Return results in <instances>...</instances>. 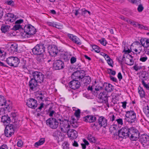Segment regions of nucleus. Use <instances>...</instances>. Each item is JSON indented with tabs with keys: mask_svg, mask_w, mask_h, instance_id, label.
<instances>
[{
	"mask_svg": "<svg viewBox=\"0 0 149 149\" xmlns=\"http://www.w3.org/2000/svg\"><path fill=\"white\" fill-rule=\"evenodd\" d=\"M24 33L22 36L25 38H28L30 35L35 34L36 32V29L34 27L31 25L29 24L25 25L24 27Z\"/></svg>",
	"mask_w": 149,
	"mask_h": 149,
	"instance_id": "obj_1",
	"label": "nucleus"
},
{
	"mask_svg": "<svg viewBox=\"0 0 149 149\" xmlns=\"http://www.w3.org/2000/svg\"><path fill=\"white\" fill-rule=\"evenodd\" d=\"M59 128L61 131L64 133L68 132L70 127L71 122L68 120H61L59 119Z\"/></svg>",
	"mask_w": 149,
	"mask_h": 149,
	"instance_id": "obj_2",
	"label": "nucleus"
},
{
	"mask_svg": "<svg viewBox=\"0 0 149 149\" xmlns=\"http://www.w3.org/2000/svg\"><path fill=\"white\" fill-rule=\"evenodd\" d=\"M125 120L129 123H133L136 120V114L133 110L126 111Z\"/></svg>",
	"mask_w": 149,
	"mask_h": 149,
	"instance_id": "obj_3",
	"label": "nucleus"
},
{
	"mask_svg": "<svg viewBox=\"0 0 149 149\" xmlns=\"http://www.w3.org/2000/svg\"><path fill=\"white\" fill-rule=\"evenodd\" d=\"M130 134L129 137L132 141H136L139 137L140 132L134 127L130 128Z\"/></svg>",
	"mask_w": 149,
	"mask_h": 149,
	"instance_id": "obj_4",
	"label": "nucleus"
},
{
	"mask_svg": "<svg viewBox=\"0 0 149 149\" xmlns=\"http://www.w3.org/2000/svg\"><path fill=\"white\" fill-rule=\"evenodd\" d=\"M130 48L132 51L136 54H139L142 49V45L139 42L137 41L133 42Z\"/></svg>",
	"mask_w": 149,
	"mask_h": 149,
	"instance_id": "obj_5",
	"label": "nucleus"
},
{
	"mask_svg": "<svg viewBox=\"0 0 149 149\" xmlns=\"http://www.w3.org/2000/svg\"><path fill=\"white\" fill-rule=\"evenodd\" d=\"M7 63L10 66L16 67L18 66L19 63V59L16 57L10 56L7 58Z\"/></svg>",
	"mask_w": 149,
	"mask_h": 149,
	"instance_id": "obj_6",
	"label": "nucleus"
},
{
	"mask_svg": "<svg viewBox=\"0 0 149 149\" xmlns=\"http://www.w3.org/2000/svg\"><path fill=\"white\" fill-rule=\"evenodd\" d=\"M130 128L127 126L122 127L118 131V136L122 138H126L129 137L130 134Z\"/></svg>",
	"mask_w": 149,
	"mask_h": 149,
	"instance_id": "obj_7",
	"label": "nucleus"
},
{
	"mask_svg": "<svg viewBox=\"0 0 149 149\" xmlns=\"http://www.w3.org/2000/svg\"><path fill=\"white\" fill-rule=\"evenodd\" d=\"M45 47L44 45L39 44L37 45L32 49V52L35 55H40L45 52Z\"/></svg>",
	"mask_w": 149,
	"mask_h": 149,
	"instance_id": "obj_8",
	"label": "nucleus"
},
{
	"mask_svg": "<svg viewBox=\"0 0 149 149\" xmlns=\"http://www.w3.org/2000/svg\"><path fill=\"white\" fill-rule=\"evenodd\" d=\"M85 75V72L83 70L78 71L74 72L71 76V77L74 80H82Z\"/></svg>",
	"mask_w": 149,
	"mask_h": 149,
	"instance_id": "obj_9",
	"label": "nucleus"
},
{
	"mask_svg": "<svg viewBox=\"0 0 149 149\" xmlns=\"http://www.w3.org/2000/svg\"><path fill=\"white\" fill-rule=\"evenodd\" d=\"M140 141L144 147L146 148L149 146V136L146 134L141 135Z\"/></svg>",
	"mask_w": 149,
	"mask_h": 149,
	"instance_id": "obj_10",
	"label": "nucleus"
},
{
	"mask_svg": "<svg viewBox=\"0 0 149 149\" xmlns=\"http://www.w3.org/2000/svg\"><path fill=\"white\" fill-rule=\"evenodd\" d=\"M33 78L36 81L41 83L43 82L44 79V75L41 72L35 71L32 73Z\"/></svg>",
	"mask_w": 149,
	"mask_h": 149,
	"instance_id": "obj_11",
	"label": "nucleus"
},
{
	"mask_svg": "<svg viewBox=\"0 0 149 149\" xmlns=\"http://www.w3.org/2000/svg\"><path fill=\"white\" fill-rule=\"evenodd\" d=\"M123 60L125 61V63L128 65H132L133 64L134 61L132 57L128 53H126L124 54Z\"/></svg>",
	"mask_w": 149,
	"mask_h": 149,
	"instance_id": "obj_12",
	"label": "nucleus"
},
{
	"mask_svg": "<svg viewBox=\"0 0 149 149\" xmlns=\"http://www.w3.org/2000/svg\"><path fill=\"white\" fill-rule=\"evenodd\" d=\"M47 124L53 129L56 128L58 126L59 122H57L56 120L54 118H50L46 121Z\"/></svg>",
	"mask_w": 149,
	"mask_h": 149,
	"instance_id": "obj_13",
	"label": "nucleus"
},
{
	"mask_svg": "<svg viewBox=\"0 0 149 149\" xmlns=\"http://www.w3.org/2000/svg\"><path fill=\"white\" fill-rule=\"evenodd\" d=\"M68 36L73 42L79 45L81 44L80 40L77 36L70 34H68Z\"/></svg>",
	"mask_w": 149,
	"mask_h": 149,
	"instance_id": "obj_14",
	"label": "nucleus"
},
{
	"mask_svg": "<svg viewBox=\"0 0 149 149\" xmlns=\"http://www.w3.org/2000/svg\"><path fill=\"white\" fill-rule=\"evenodd\" d=\"M24 20L22 19H19L17 20L15 22V25L14 26L13 29L15 30L23 28L24 26Z\"/></svg>",
	"mask_w": 149,
	"mask_h": 149,
	"instance_id": "obj_15",
	"label": "nucleus"
},
{
	"mask_svg": "<svg viewBox=\"0 0 149 149\" xmlns=\"http://www.w3.org/2000/svg\"><path fill=\"white\" fill-rule=\"evenodd\" d=\"M14 132V127L12 125L6 127L5 130V134L7 137H10L13 135Z\"/></svg>",
	"mask_w": 149,
	"mask_h": 149,
	"instance_id": "obj_16",
	"label": "nucleus"
},
{
	"mask_svg": "<svg viewBox=\"0 0 149 149\" xmlns=\"http://www.w3.org/2000/svg\"><path fill=\"white\" fill-rule=\"evenodd\" d=\"M49 52L52 56H54L57 55L58 52L57 47L54 45H49L48 47Z\"/></svg>",
	"mask_w": 149,
	"mask_h": 149,
	"instance_id": "obj_17",
	"label": "nucleus"
},
{
	"mask_svg": "<svg viewBox=\"0 0 149 149\" xmlns=\"http://www.w3.org/2000/svg\"><path fill=\"white\" fill-rule=\"evenodd\" d=\"M26 104L29 107L34 109L37 107V102L35 99H30L29 100L27 101Z\"/></svg>",
	"mask_w": 149,
	"mask_h": 149,
	"instance_id": "obj_18",
	"label": "nucleus"
},
{
	"mask_svg": "<svg viewBox=\"0 0 149 149\" xmlns=\"http://www.w3.org/2000/svg\"><path fill=\"white\" fill-rule=\"evenodd\" d=\"M38 82L35 81L33 78L29 82V86L30 89L33 91H35L37 89Z\"/></svg>",
	"mask_w": 149,
	"mask_h": 149,
	"instance_id": "obj_19",
	"label": "nucleus"
},
{
	"mask_svg": "<svg viewBox=\"0 0 149 149\" xmlns=\"http://www.w3.org/2000/svg\"><path fill=\"white\" fill-rule=\"evenodd\" d=\"M70 86L73 89L79 88L80 85V83L78 80L74 79L71 81L69 84Z\"/></svg>",
	"mask_w": 149,
	"mask_h": 149,
	"instance_id": "obj_20",
	"label": "nucleus"
},
{
	"mask_svg": "<svg viewBox=\"0 0 149 149\" xmlns=\"http://www.w3.org/2000/svg\"><path fill=\"white\" fill-rule=\"evenodd\" d=\"M64 63L60 60L55 61L53 63V66L56 70H59L63 68Z\"/></svg>",
	"mask_w": 149,
	"mask_h": 149,
	"instance_id": "obj_21",
	"label": "nucleus"
},
{
	"mask_svg": "<svg viewBox=\"0 0 149 149\" xmlns=\"http://www.w3.org/2000/svg\"><path fill=\"white\" fill-rule=\"evenodd\" d=\"M37 55L36 58L38 63L42 64L44 63L46 61V56L43 54Z\"/></svg>",
	"mask_w": 149,
	"mask_h": 149,
	"instance_id": "obj_22",
	"label": "nucleus"
},
{
	"mask_svg": "<svg viewBox=\"0 0 149 149\" xmlns=\"http://www.w3.org/2000/svg\"><path fill=\"white\" fill-rule=\"evenodd\" d=\"M67 133L68 137L71 139H75L78 136L77 132L73 129L70 130Z\"/></svg>",
	"mask_w": 149,
	"mask_h": 149,
	"instance_id": "obj_23",
	"label": "nucleus"
},
{
	"mask_svg": "<svg viewBox=\"0 0 149 149\" xmlns=\"http://www.w3.org/2000/svg\"><path fill=\"white\" fill-rule=\"evenodd\" d=\"M98 122L101 127H105L107 125V120L103 116L99 117L98 119Z\"/></svg>",
	"mask_w": 149,
	"mask_h": 149,
	"instance_id": "obj_24",
	"label": "nucleus"
},
{
	"mask_svg": "<svg viewBox=\"0 0 149 149\" xmlns=\"http://www.w3.org/2000/svg\"><path fill=\"white\" fill-rule=\"evenodd\" d=\"M6 19L10 22H13L15 19V17L13 14L10 13H8L6 14L5 16Z\"/></svg>",
	"mask_w": 149,
	"mask_h": 149,
	"instance_id": "obj_25",
	"label": "nucleus"
},
{
	"mask_svg": "<svg viewBox=\"0 0 149 149\" xmlns=\"http://www.w3.org/2000/svg\"><path fill=\"white\" fill-rule=\"evenodd\" d=\"M96 117L93 116H87L84 118V120L86 122L93 123L96 120Z\"/></svg>",
	"mask_w": 149,
	"mask_h": 149,
	"instance_id": "obj_26",
	"label": "nucleus"
},
{
	"mask_svg": "<svg viewBox=\"0 0 149 149\" xmlns=\"http://www.w3.org/2000/svg\"><path fill=\"white\" fill-rule=\"evenodd\" d=\"M4 106L5 108L7 109L9 106L8 104L6 102L3 96L0 95V106Z\"/></svg>",
	"mask_w": 149,
	"mask_h": 149,
	"instance_id": "obj_27",
	"label": "nucleus"
},
{
	"mask_svg": "<svg viewBox=\"0 0 149 149\" xmlns=\"http://www.w3.org/2000/svg\"><path fill=\"white\" fill-rule=\"evenodd\" d=\"M141 45L144 47H149V40L146 38H141L140 39Z\"/></svg>",
	"mask_w": 149,
	"mask_h": 149,
	"instance_id": "obj_28",
	"label": "nucleus"
},
{
	"mask_svg": "<svg viewBox=\"0 0 149 149\" xmlns=\"http://www.w3.org/2000/svg\"><path fill=\"white\" fill-rule=\"evenodd\" d=\"M103 86L104 88L107 92H110L112 90L113 86L110 84L105 83L104 84Z\"/></svg>",
	"mask_w": 149,
	"mask_h": 149,
	"instance_id": "obj_29",
	"label": "nucleus"
},
{
	"mask_svg": "<svg viewBox=\"0 0 149 149\" xmlns=\"http://www.w3.org/2000/svg\"><path fill=\"white\" fill-rule=\"evenodd\" d=\"M1 119V121L6 125H8L7 124L9 123L10 120V118L6 116H2Z\"/></svg>",
	"mask_w": 149,
	"mask_h": 149,
	"instance_id": "obj_30",
	"label": "nucleus"
},
{
	"mask_svg": "<svg viewBox=\"0 0 149 149\" xmlns=\"http://www.w3.org/2000/svg\"><path fill=\"white\" fill-rule=\"evenodd\" d=\"M82 79L83 80V83L86 85L89 84L91 82V77L88 76H84Z\"/></svg>",
	"mask_w": 149,
	"mask_h": 149,
	"instance_id": "obj_31",
	"label": "nucleus"
},
{
	"mask_svg": "<svg viewBox=\"0 0 149 149\" xmlns=\"http://www.w3.org/2000/svg\"><path fill=\"white\" fill-rule=\"evenodd\" d=\"M45 140L44 138H41L39 141L35 143L34 146L37 147L38 146L42 145L45 142Z\"/></svg>",
	"mask_w": 149,
	"mask_h": 149,
	"instance_id": "obj_32",
	"label": "nucleus"
},
{
	"mask_svg": "<svg viewBox=\"0 0 149 149\" xmlns=\"http://www.w3.org/2000/svg\"><path fill=\"white\" fill-rule=\"evenodd\" d=\"M148 57L146 54L144 53L141 55L139 58V60L142 62H145L148 59Z\"/></svg>",
	"mask_w": 149,
	"mask_h": 149,
	"instance_id": "obj_33",
	"label": "nucleus"
},
{
	"mask_svg": "<svg viewBox=\"0 0 149 149\" xmlns=\"http://www.w3.org/2000/svg\"><path fill=\"white\" fill-rule=\"evenodd\" d=\"M132 24L133 25H135L136 27H138L139 28L146 30L148 29V28L147 27L144 26H143L137 23H136V22H134L132 23Z\"/></svg>",
	"mask_w": 149,
	"mask_h": 149,
	"instance_id": "obj_34",
	"label": "nucleus"
},
{
	"mask_svg": "<svg viewBox=\"0 0 149 149\" xmlns=\"http://www.w3.org/2000/svg\"><path fill=\"white\" fill-rule=\"evenodd\" d=\"M138 90L140 96L141 97H144L145 96V93L143 89L141 87H139L138 88Z\"/></svg>",
	"mask_w": 149,
	"mask_h": 149,
	"instance_id": "obj_35",
	"label": "nucleus"
},
{
	"mask_svg": "<svg viewBox=\"0 0 149 149\" xmlns=\"http://www.w3.org/2000/svg\"><path fill=\"white\" fill-rule=\"evenodd\" d=\"M5 52L0 49V60L1 61H3L6 58Z\"/></svg>",
	"mask_w": 149,
	"mask_h": 149,
	"instance_id": "obj_36",
	"label": "nucleus"
},
{
	"mask_svg": "<svg viewBox=\"0 0 149 149\" xmlns=\"http://www.w3.org/2000/svg\"><path fill=\"white\" fill-rule=\"evenodd\" d=\"M10 27V26L8 25H3L1 26V30L3 32L5 33L8 30Z\"/></svg>",
	"mask_w": 149,
	"mask_h": 149,
	"instance_id": "obj_37",
	"label": "nucleus"
},
{
	"mask_svg": "<svg viewBox=\"0 0 149 149\" xmlns=\"http://www.w3.org/2000/svg\"><path fill=\"white\" fill-rule=\"evenodd\" d=\"M88 139L90 142L95 143L96 141V139L95 137L93 136L91 134H89L88 136Z\"/></svg>",
	"mask_w": 149,
	"mask_h": 149,
	"instance_id": "obj_38",
	"label": "nucleus"
},
{
	"mask_svg": "<svg viewBox=\"0 0 149 149\" xmlns=\"http://www.w3.org/2000/svg\"><path fill=\"white\" fill-rule=\"evenodd\" d=\"M107 61L108 65L110 66L113 67V62L112 60L111 59L109 56L108 57L107 59H105Z\"/></svg>",
	"mask_w": 149,
	"mask_h": 149,
	"instance_id": "obj_39",
	"label": "nucleus"
},
{
	"mask_svg": "<svg viewBox=\"0 0 149 149\" xmlns=\"http://www.w3.org/2000/svg\"><path fill=\"white\" fill-rule=\"evenodd\" d=\"M92 48L95 52L99 53L100 52V49L99 47L96 45H94L92 46Z\"/></svg>",
	"mask_w": 149,
	"mask_h": 149,
	"instance_id": "obj_40",
	"label": "nucleus"
},
{
	"mask_svg": "<svg viewBox=\"0 0 149 149\" xmlns=\"http://www.w3.org/2000/svg\"><path fill=\"white\" fill-rule=\"evenodd\" d=\"M69 144L67 141H65L62 144V147L63 149H68Z\"/></svg>",
	"mask_w": 149,
	"mask_h": 149,
	"instance_id": "obj_41",
	"label": "nucleus"
},
{
	"mask_svg": "<svg viewBox=\"0 0 149 149\" xmlns=\"http://www.w3.org/2000/svg\"><path fill=\"white\" fill-rule=\"evenodd\" d=\"M10 48L13 52H15L17 50V47L16 44H12L11 45Z\"/></svg>",
	"mask_w": 149,
	"mask_h": 149,
	"instance_id": "obj_42",
	"label": "nucleus"
},
{
	"mask_svg": "<svg viewBox=\"0 0 149 149\" xmlns=\"http://www.w3.org/2000/svg\"><path fill=\"white\" fill-rule=\"evenodd\" d=\"M72 126L74 128H76L78 126V124L75 120L73 119L72 123H71Z\"/></svg>",
	"mask_w": 149,
	"mask_h": 149,
	"instance_id": "obj_43",
	"label": "nucleus"
},
{
	"mask_svg": "<svg viewBox=\"0 0 149 149\" xmlns=\"http://www.w3.org/2000/svg\"><path fill=\"white\" fill-rule=\"evenodd\" d=\"M141 0H128L131 3L135 4H138L141 3Z\"/></svg>",
	"mask_w": 149,
	"mask_h": 149,
	"instance_id": "obj_44",
	"label": "nucleus"
},
{
	"mask_svg": "<svg viewBox=\"0 0 149 149\" xmlns=\"http://www.w3.org/2000/svg\"><path fill=\"white\" fill-rule=\"evenodd\" d=\"M100 44L104 46H105L107 44V42L106 40L104 38H102L101 39L99 40Z\"/></svg>",
	"mask_w": 149,
	"mask_h": 149,
	"instance_id": "obj_45",
	"label": "nucleus"
},
{
	"mask_svg": "<svg viewBox=\"0 0 149 149\" xmlns=\"http://www.w3.org/2000/svg\"><path fill=\"white\" fill-rule=\"evenodd\" d=\"M143 9L144 7L143 5L141 4H140L139 5L137 10L139 12H141L143 10Z\"/></svg>",
	"mask_w": 149,
	"mask_h": 149,
	"instance_id": "obj_46",
	"label": "nucleus"
},
{
	"mask_svg": "<svg viewBox=\"0 0 149 149\" xmlns=\"http://www.w3.org/2000/svg\"><path fill=\"white\" fill-rule=\"evenodd\" d=\"M118 126L116 125H112L110 128V129L112 131L116 130L118 129Z\"/></svg>",
	"mask_w": 149,
	"mask_h": 149,
	"instance_id": "obj_47",
	"label": "nucleus"
},
{
	"mask_svg": "<svg viewBox=\"0 0 149 149\" xmlns=\"http://www.w3.org/2000/svg\"><path fill=\"white\" fill-rule=\"evenodd\" d=\"M118 125H122L123 124V120L122 118H118L116 120Z\"/></svg>",
	"mask_w": 149,
	"mask_h": 149,
	"instance_id": "obj_48",
	"label": "nucleus"
},
{
	"mask_svg": "<svg viewBox=\"0 0 149 149\" xmlns=\"http://www.w3.org/2000/svg\"><path fill=\"white\" fill-rule=\"evenodd\" d=\"M80 110L78 109L75 111L74 115L77 118H79L80 117Z\"/></svg>",
	"mask_w": 149,
	"mask_h": 149,
	"instance_id": "obj_49",
	"label": "nucleus"
},
{
	"mask_svg": "<svg viewBox=\"0 0 149 149\" xmlns=\"http://www.w3.org/2000/svg\"><path fill=\"white\" fill-rule=\"evenodd\" d=\"M5 3L8 5L11 6H13L14 5V2L12 0L7 1H6Z\"/></svg>",
	"mask_w": 149,
	"mask_h": 149,
	"instance_id": "obj_50",
	"label": "nucleus"
},
{
	"mask_svg": "<svg viewBox=\"0 0 149 149\" xmlns=\"http://www.w3.org/2000/svg\"><path fill=\"white\" fill-rule=\"evenodd\" d=\"M108 71L109 74L112 75H115L116 73L115 71L112 70L111 69H108Z\"/></svg>",
	"mask_w": 149,
	"mask_h": 149,
	"instance_id": "obj_51",
	"label": "nucleus"
},
{
	"mask_svg": "<svg viewBox=\"0 0 149 149\" xmlns=\"http://www.w3.org/2000/svg\"><path fill=\"white\" fill-rule=\"evenodd\" d=\"M142 84L144 86L147 90H149V84H146V83L144 81H142Z\"/></svg>",
	"mask_w": 149,
	"mask_h": 149,
	"instance_id": "obj_52",
	"label": "nucleus"
},
{
	"mask_svg": "<svg viewBox=\"0 0 149 149\" xmlns=\"http://www.w3.org/2000/svg\"><path fill=\"white\" fill-rule=\"evenodd\" d=\"M145 114L147 116L149 113V107L147 106L144 110Z\"/></svg>",
	"mask_w": 149,
	"mask_h": 149,
	"instance_id": "obj_53",
	"label": "nucleus"
},
{
	"mask_svg": "<svg viewBox=\"0 0 149 149\" xmlns=\"http://www.w3.org/2000/svg\"><path fill=\"white\" fill-rule=\"evenodd\" d=\"M23 142L21 140H19L17 143V145L18 147H21L22 146Z\"/></svg>",
	"mask_w": 149,
	"mask_h": 149,
	"instance_id": "obj_54",
	"label": "nucleus"
},
{
	"mask_svg": "<svg viewBox=\"0 0 149 149\" xmlns=\"http://www.w3.org/2000/svg\"><path fill=\"white\" fill-rule=\"evenodd\" d=\"M100 54L103 56L105 59H107L108 58V57L109 56L107 54L103 53V52H101L100 53Z\"/></svg>",
	"mask_w": 149,
	"mask_h": 149,
	"instance_id": "obj_55",
	"label": "nucleus"
},
{
	"mask_svg": "<svg viewBox=\"0 0 149 149\" xmlns=\"http://www.w3.org/2000/svg\"><path fill=\"white\" fill-rule=\"evenodd\" d=\"M47 24L48 25L50 26H56V23L54 22H47Z\"/></svg>",
	"mask_w": 149,
	"mask_h": 149,
	"instance_id": "obj_56",
	"label": "nucleus"
},
{
	"mask_svg": "<svg viewBox=\"0 0 149 149\" xmlns=\"http://www.w3.org/2000/svg\"><path fill=\"white\" fill-rule=\"evenodd\" d=\"M3 14V9L0 7V19L2 17Z\"/></svg>",
	"mask_w": 149,
	"mask_h": 149,
	"instance_id": "obj_57",
	"label": "nucleus"
},
{
	"mask_svg": "<svg viewBox=\"0 0 149 149\" xmlns=\"http://www.w3.org/2000/svg\"><path fill=\"white\" fill-rule=\"evenodd\" d=\"M76 58L74 57H73L71 58L70 62L72 64L73 63L76 62Z\"/></svg>",
	"mask_w": 149,
	"mask_h": 149,
	"instance_id": "obj_58",
	"label": "nucleus"
},
{
	"mask_svg": "<svg viewBox=\"0 0 149 149\" xmlns=\"http://www.w3.org/2000/svg\"><path fill=\"white\" fill-rule=\"evenodd\" d=\"M109 118L110 120L112 121L115 120V116L114 115L110 114Z\"/></svg>",
	"mask_w": 149,
	"mask_h": 149,
	"instance_id": "obj_59",
	"label": "nucleus"
},
{
	"mask_svg": "<svg viewBox=\"0 0 149 149\" xmlns=\"http://www.w3.org/2000/svg\"><path fill=\"white\" fill-rule=\"evenodd\" d=\"M81 10L82 12V14L83 15H86L87 13V10L84 8L81 9Z\"/></svg>",
	"mask_w": 149,
	"mask_h": 149,
	"instance_id": "obj_60",
	"label": "nucleus"
},
{
	"mask_svg": "<svg viewBox=\"0 0 149 149\" xmlns=\"http://www.w3.org/2000/svg\"><path fill=\"white\" fill-rule=\"evenodd\" d=\"M122 104V107L124 109H125L126 107L127 102H121Z\"/></svg>",
	"mask_w": 149,
	"mask_h": 149,
	"instance_id": "obj_61",
	"label": "nucleus"
},
{
	"mask_svg": "<svg viewBox=\"0 0 149 149\" xmlns=\"http://www.w3.org/2000/svg\"><path fill=\"white\" fill-rule=\"evenodd\" d=\"M5 113V111L4 109L3 108L1 109L0 110V115H3Z\"/></svg>",
	"mask_w": 149,
	"mask_h": 149,
	"instance_id": "obj_62",
	"label": "nucleus"
},
{
	"mask_svg": "<svg viewBox=\"0 0 149 149\" xmlns=\"http://www.w3.org/2000/svg\"><path fill=\"white\" fill-rule=\"evenodd\" d=\"M117 77L118 79L120 80L122 79V76L121 73L120 72L118 73Z\"/></svg>",
	"mask_w": 149,
	"mask_h": 149,
	"instance_id": "obj_63",
	"label": "nucleus"
},
{
	"mask_svg": "<svg viewBox=\"0 0 149 149\" xmlns=\"http://www.w3.org/2000/svg\"><path fill=\"white\" fill-rule=\"evenodd\" d=\"M0 149H8L6 145H3L0 148Z\"/></svg>",
	"mask_w": 149,
	"mask_h": 149,
	"instance_id": "obj_64",
	"label": "nucleus"
}]
</instances>
